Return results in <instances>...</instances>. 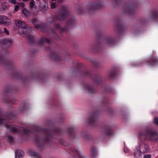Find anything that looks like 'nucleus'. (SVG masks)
Returning a JSON list of instances; mask_svg holds the SVG:
<instances>
[{"instance_id":"9d476101","label":"nucleus","mask_w":158,"mask_h":158,"mask_svg":"<svg viewBox=\"0 0 158 158\" xmlns=\"http://www.w3.org/2000/svg\"><path fill=\"white\" fill-rule=\"evenodd\" d=\"M145 64L149 66H153L158 64V58L156 56H151L143 61L139 62L136 64V67L141 66Z\"/></svg>"},{"instance_id":"a18cd8bd","label":"nucleus","mask_w":158,"mask_h":158,"mask_svg":"<svg viewBox=\"0 0 158 158\" xmlns=\"http://www.w3.org/2000/svg\"><path fill=\"white\" fill-rule=\"evenodd\" d=\"M10 2L13 4H16V0H10Z\"/></svg>"},{"instance_id":"473e14b6","label":"nucleus","mask_w":158,"mask_h":158,"mask_svg":"<svg viewBox=\"0 0 158 158\" xmlns=\"http://www.w3.org/2000/svg\"><path fill=\"white\" fill-rule=\"evenodd\" d=\"M91 62L94 66L95 68H100V64L96 60H92Z\"/></svg>"},{"instance_id":"4d7b16f0","label":"nucleus","mask_w":158,"mask_h":158,"mask_svg":"<svg viewBox=\"0 0 158 158\" xmlns=\"http://www.w3.org/2000/svg\"><path fill=\"white\" fill-rule=\"evenodd\" d=\"M36 1H41V0H36Z\"/></svg>"},{"instance_id":"49530a36","label":"nucleus","mask_w":158,"mask_h":158,"mask_svg":"<svg viewBox=\"0 0 158 158\" xmlns=\"http://www.w3.org/2000/svg\"><path fill=\"white\" fill-rule=\"evenodd\" d=\"M114 2L117 4H120L121 3V0H114Z\"/></svg>"},{"instance_id":"f257e3e1","label":"nucleus","mask_w":158,"mask_h":158,"mask_svg":"<svg viewBox=\"0 0 158 158\" xmlns=\"http://www.w3.org/2000/svg\"><path fill=\"white\" fill-rule=\"evenodd\" d=\"M69 15L67 8L64 6H62L57 14V17H49L48 21L50 23L53 24L56 29L58 31L60 34L66 32L76 21L75 17H69Z\"/></svg>"},{"instance_id":"39448f33","label":"nucleus","mask_w":158,"mask_h":158,"mask_svg":"<svg viewBox=\"0 0 158 158\" xmlns=\"http://www.w3.org/2000/svg\"><path fill=\"white\" fill-rule=\"evenodd\" d=\"M76 66L77 68L75 69L76 72H80L82 76L88 77L91 79L97 85H98L102 83V80L101 76L98 74H94L91 70H89L84 68L81 70L83 67L82 64L76 61Z\"/></svg>"},{"instance_id":"7ed1b4c3","label":"nucleus","mask_w":158,"mask_h":158,"mask_svg":"<svg viewBox=\"0 0 158 158\" xmlns=\"http://www.w3.org/2000/svg\"><path fill=\"white\" fill-rule=\"evenodd\" d=\"M138 144L140 152L145 153L149 152L150 148L148 144L144 141L148 140L152 142L158 141V133L149 129L140 131L138 133Z\"/></svg>"},{"instance_id":"58836bf2","label":"nucleus","mask_w":158,"mask_h":158,"mask_svg":"<svg viewBox=\"0 0 158 158\" xmlns=\"http://www.w3.org/2000/svg\"><path fill=\"white\" fill-rule=\"evenodd\" d=\"M96 155V152H91V156L92 158H95Z\"/></svg>"},{"instance_id":"e433bc0d","label":"nucleus","mask_w":158,"mask_h":158,"mask_svg":"<svg viewBox=\"0 0 158 158\" xmlns=\"http://www.w3.org/2000/svg\"><path fill=\"white\" fill-rule=\"evenodd\" d=\"M141 153H142L140 152L139 151H138L134 152V155L135 156H141Z\"/></svg>"},{"instance_id":"0eeeda50","label":"nucleus","mask_w":158,"mask_h":158,"mask_svg":"<svg viewBox=\"0 0 158 158\" xmlns=\"http://www.w3.org/2000/svg\"><path fill=\"white\" fill-rule=\"evenodd\" d=\"M5 117L7 118H4L2 112L0 111V125H3L7 129L9 130L10 131L13 133H16L19 131L18 129L15 126L8 124L10 123L8 119H12L15 117V114L12 112H9L6 114Z\"/></svg>"},{"instance_id":"603ef678","label":"nucleus","mask_w":158,"mask_h":158,"mask_svg":"<svg viewBox=\"0 0 158 158\" xmlns=\"http://www.w3.org/2000/svg\"><path fill=\"white\" fill-rule=\"evenodd\" d=\"M71 158H76L75 155H73V154L70 155Z\"/></svg>"},{"instance_id":"37998d69","label":"nucleus","mask_w":158,"mask_h":158,"mask_svg":"<svg viewBox=\"0 0 158 158\" xmlns=\"http://www.w3.org/2000/svg\"><path fill=\"white\" fill-rule=\"evenodd\" d=\"M152 156L151 154H147L144 155L143 156V158H150Z\"/></svg>"},{"instance_id":"4468645a","label":"nucleus","mask_w":158,"mask_h":158,"mask_svg":"<svg viewBox=\"0 0 158 158\" xmlns=\"http://www.w3.org/2000/svg\"><path fill=\"white\" fill-rule=\"evenodd\" d=\"M103 5V3L100 1L90 3L89 6V10L92 11L96 10L102 9Z\"/></svg>"},{"instance_id":"8fccbe9b","label":"nucleus","mask_w":158,"mask_h":158,"mask_svg":"<svg viewBox=\"0 0 158 158\" xmlns=\"http://www.w3.org/2000/svg\"><path fill=\"white\" fill-rule=\"evenodd\" d=\"M91 152H96V149L94 147H93L91 148Z\"/></svg>"},{"instance_id":"ea45409f","label":"nucleus","mask_w":158,"mask_h":158,"mask_svg":"<svg viewBox=\"0 0 158 158\" xmlns=\"http://www.w3.org/2000/svg\"><path fill=\"white\" fill-rule=\"evenodd\" d=\"M103 104L105 105L108 106V99L107 98H105L103 101Z\"/></svg>"},{"instance_id":"423d86ee","label":"nucleus","mask_w":158,"mask_h":158,"mask_svg":"<svg viewBox=\"0 0 158 158\" xmlns=\"http://www.w3.org/2000/svg\"><path fill=\"white\" fill-rule=\"evenodd\" d=\"M0 64L12 70L13 72L11 75L14 78L21 80L23 82H25L28 80L29 79L28 77H23L20 72L17 71L14 68L13 63L11 61L8 60L6 58H4L1 55H0Z\"/></svg>"},{"instance_id":"6ab92c4d","label":"nucleus","mask_w":158,"mask_h":158,"mask_svg":"<svg viewBox=\"0 0 158 158\" xmlns=\"http://www.w3.org/2000/svg\"><path fill=\"white\" fill-rule=\"evenodd\" d=\"M31 76L32 79L43 80L44 78V76L43 74H39L37 72L31 73Z\"/></svg>"},{"instance_id":"f03ea898","label":"nucleus","mask_w":158,"mask_h":158,"mask_svg":"<svg viewBox=\"0 0 158 158\" xmlns=\"http://www.w3.org/2000/svg\"><path fill=\"white\" fill-rule=\"evenodd\" d=\"M36 130L37 131L35 136L36 144L40 150L44 147L45 143L49 142L52 139H57L55 135L63 134L65 130L64 129L56 127L54 126L49 129L37 126Z\"/></svg>"},{"instance_id":"bb28decb","label":"nucleus","mask_w":158,"mask_h":158,"mask_svg":"<svg viewBox=\"0 0 158 158\" xmlns=\"http://www.w3.org/2000/svg\"><path fill=\"white\" fill-rule=\"evenodd\" d=\"M77 11L80 14H83L84 12V8L82 6V5H77L76 6Z\"/></svg>"},{"instance_id":"f3484780","label":"nucleus","mask_w":158,"mask_h":158,"mask_svg":"<svg viewBox=\"0 0 158 158\" xmlns=\"http://www.w3.org/2000/svg\"><path fill=\"white\" fill-rule=\"evenodd\" d=\"M84 88L89 94H94L96 92L95 88L89 83L85 84L84 85Z\"/></svg>"},{"instance_id":"a19ab883","label":"nucleus","mask_w":158,"mask_h":158,"mask_svg":"<svg viewBox=\"0 0 158 158\" xmlns=\"http://www.w3.org/2000/svg\"><path fill=\"white\" fill-rule=\"evenodd\" d=\"M31 131L28 130L26 129L24 131L23 133L27 135H29Z\"/></svg>"},{"instance_id":"3c124183","label":"nucleus","mask_w":158,"mask_h":158,"mask_svg":"<svg viewBox=\"0 0 158 158\" xmlns=\"http://www.w3.org/2000/svg\"><path fill=\"white\" fill-rule=\"evenodd\" d=\"M27 12V10H23V12L25 14Z\"/></svg>"},{"instance_id":"5701e85b","label":"nucleus","mask_w":158,"mask_h":158,"mask_svg":"<svg viewBox=\"0 0 158 158\" xmlns=\"http://www.w3.org/2000/svg\"><path fill=\"white\" fill-rule=\"evenodd\" d=\"M107 92L110 94H113L114 93V90L109 85L106 86L104 90V93Z\"/></svg>"},{"instance_id":"c85d7f7f","label":"nucleus","mask_w":158,"mask_h":158,"mask_svg":"<svg viewBox=\"0 0 158 158\" xmlns=\"http://www.w3.org/2000/svg\"><path fill=\"white\" fill-rule=\"evenodd\" d=\"M7 18L4 15L0 16V24H4L7 22Z\"/></svg>"},{"instance_id":"de8ad7c7","label":"nucleus","mask_w":158,"mask_h":158,"mask_svg":"<svg viewBox=\"0 0 158 158\" xmlns=\"http://www.w3.org/2000/svg\"><path fill=\"white\" fill-rule=\"evenodd\" d=\"M4 31H3L5 32L6 33V34L8 35L9 34V32L6 28H4Z\"/></svg>"},{"instance_id":"f704fd0d","label":"nucleus","mask_w":158,"mask_h":158,"mask_svg":"<svg viewBox=\"0 0 158 158\" xmlns=\"http://www.w3.org/2000/svg\"><path fill=\"white\" fill-rule=\"evenodd\" d=\"M59 140L60 143L61 145L65 146H67L68 145V143H65V142L63 139H59Z\"/></svg>"},{"instance_id":"864d4df0","label":"nucleus","mask_w":158,"mask_h":158,"mask_svg":"<svg viewBox=\"0 0 158 158\" xmlns=\"http://www.w3.org/2000/svg\"><path fill=\"white\" fill-rule=\"evenodd\" d=\"M3 31L2 30L1 28H0V33H1Z\"/></svg>"},{"instance_id":"4be33fe9","label":"nucleus","mask_w":158,"mask_h":158,"mask_svg":"<svg viewBox=\"0 0 158 158\" xmlns=\"http://www.w3.org/2000/svg\"><path fill=\"white\" fill-rule=\"evenodd\" d=\"M69 150L70 152H72L74 154L76 155V156L78 157L81 158H85L86 157V156H84L83 154L80 153L78 150H76L72 148L69 149Z\"/></svg>"},{"instance_id":"c756f323","label":"nucleus","mask_w":158,"mask_h":158,"mask_svg":"<svg viewBox=\"0 0 158 158\" xmlns=\"http://www.w3.org/2000/svg\"><path fill=\"white\" fill-rule=\"evenodd\" d=\"M152 19L156 20L158 19V11L156 10H153L152 11Z\"/></svg>"},{"instance_id":"412c9836","label":"nucleus","mask_w":158,"mask_h":158,"mask_svg":"<svg viewBox=\"0 0 158 158\" xmlns=\"http://www.w3.org/2000/svg\"><path fill=\"white\" fill-rule=\"evenodd\" d=\"M106 44L110 45H113L115 44V40L113 37H107L105 40Z\"/></svg>"},{"instance_id":"a211bd4d","label":"nucleus","mask_w":158,"mask_h":158,"mask_svg":"<svg viewBox=\"0 0 158 158\" xmlns=\"http://www.w3.org/2000/svg\"><path fill=\"white\" fill-rule=\"evenodd\" d=\"M16 91V89L9 85L6 86L5 88L4 94L6 96H8L10 94L15 92Z\"/></svg>"},{"instance_id":"13d9d810","label":"nucleus","mask_w":158,"mask_h":158,"mask_svg":"<svg viewBox=\"0 0 158 158\" xmlns=\"http://www.w3.org/2000/svg\"><path fill=\"white\" fill-rule=\"evenodd\" d=\"M55 0H52V1H55Z\"/></svg>"},{"instance_id":"1a4fd4ad","label":"nucleus","mask_w":158,"mask_h":158,"mask_svg":"<svg viewBox=\"0 0 158 158\" xmlns=\"http://www.w3.org/2000/svg\"><path fill=\"white\" fill-rule=\"evenodd\" d=\"M16 25L20 28H23L21 33L26 35L27 38L29 42L31 44H35L36 43L35 39V36L33 35L28 34L30 29L27 26L25 22L19 21L15 22Z\"/></svg>"},{"instance_id":"09e8293b","label":"nucleus","mask_w":158,"mask_h":158,"mask_svg":"<svg viewBox=\"0 0 158 158\" xmlns=\"http://www.w3.org/2000/svg\"><path fill=\"white\" fill-rule=\"evenodd\" d=\"M51 7L52 8H55L56 7V4L55 3L52 2L51 5Z\"/></svg>"},{"instance_id":"f8f14e48","label":"nucleus","mask_w":158,"mask_h":158,"mask_svg":"<svg viewBox=\"0 0 158 158\" xmlns=\"http://www.w3.org/2000/svg\"><path fill=\"white\" fill-rule=\"evenodd\" d=\"M97 36L98 38V43L96 45H92L90 49L91 52H98L102 48L101 46L102 43H100V41L103 38L102 32L100 31L97 32Z\"/></svg>"},{"instance_id":"9b49d317","label":"nucleus","mask_w":158,"mask_h":158,"mask_svg":"<svg viewBox=\"0 0 158 158\" xmlns=\"http://www.w3.org/2000/svg\"><path fill=\"white\" fill-rule=\"evenodd\" d=\"M137 6L136 3L131 2L130 3H126L124 5L123 10L124 12L128 15L134 14Z\"/></svg>"},{"instance_id":"6e6d98bb","label":"nucleus","mask_w":158,"mask_h":158,"mask_svg":"<svg viewBox=\"0 0 158 158\" xmlns=\"http://www.w3.org/2000/svg\"><path fill=\"white\" fill-rule=\"evenodd\" d=\"M57 78H58V80H60V78H59V76H58V77H57Z\"/></svg>"},{"instance_id":"dca6fc26","label":"nucleus","mask_w":158,"mask_h":158,"mask_svg":"<svg viewBox=\"0 0 158 158\" xmlns=\"http://www.w3.org/2000/svg\"><path fill=\"white\" fill-rule=\"evenodd\" d=\"M67 132L70 138L75 139L77 138L75 128L73 126L69 127L67 129Z\"/></svg>"},{"instance_id":"79ce46f5","label":"nucleus","mask_w":158,"mask_h":158,"mask_svg":"<svg viewBox=\"0 0 158 158\" xmlns=\"http://www.w3.org/2000/svg\"><path fill=\"white\" fill-rule=\"evenodd\" d=\"M154 122L155 124L158 125V118L155 117L154 118Z\"/></svg>"},{"instance_id":"cd10ccee","label":"nucleus","mask_w":158,"mask_h":158,"mask_svg":"<svg viewBox=\"0 0 158 158\" xmlns=\"http://www.w3.org/2000/svg\"><path fill=\"white\" fill-rule=\"evenodd\" d=\"M16 99L15 98L11 99L6 98L5 102L7 104H11L13 105H15V102Z\"/></svg>"},{"instance_id":"b1692460","label":"nucleus","mask_w":158,"mask_h":158,"mask_svg":"<svg viewBox=\"0 0 158 158\" xmlns=\"http://www.w3.org/2000/svg\"><path fill=\"white\" fill-rule=\"evenodd\" d=\"M117 76V73L115 69H112L108 74V77L110 79H113Z\"/></svg>"},{"instance_id":"c03bdc74","label":"nucleus","mask_w":158,"mask_h":158,"mask_svg":"<svg viewBox=\"0 0 158 158\" xmlns=\"http://www.w3.org/2000/svg\"><path fill=\"white\" fill-rule=\"evenodd\" d=\"M19 8V5H16L15 7V11H18Z\"/></svg>"},{"instance_id":"2f4dec72","label":"nucleus","mask_w":158,"mask_h":158,"mask_svg":"<svg viewBox=\"0 0 158 158\" xmlns=\"http://www.w3.org/2000/svg\"><path fill=\"white\" fill-rule=\"evenodd\" d=\"M31 155L35 157V158H42V156L40 153H38L33 151H30Z\"/></svg>"},{"instance_id":"5fc2aeb1","label":"nucleus","mask_w":158,"mask_h":158,"mask_svg":"<svg viewBox=\"0 0 158 158\" xmlns=\"http://www.w3.org/2000/svg\"><path fill=\"white\" fill-rule=\"evenodd\" d=\"M23 1L25 2H27L28 0H22Z\"/></svg>"},{"instance_id":"393cba45","label":"nucleus","mask_w":158,"mask_h":158,"mask_svg":"<svg viewBox=\"0 0 158 158\" xmlns=\"http://www.w3.org/2000/svg\"><path fill=\"white\" fill-rule=\"evenodd\" d=\"M15 158H22L23 156V152L20 149H17L15 151Z\"/></svg>"},{"instance_id":"4c0bfd02","label":"nucleus","mask_w":158,"mask_h":158,"mask_svg":"<svg viewBox=\"0 0 158 158\" xmlns=\"http://www.w3.org/2000/svg\"><path fill=\"white\" fill-rule=\"evenodd\" d=\"M35 4V2L34 0H32L30 4V8L32 9L33 8Z\"/></svg>"},{"instance_id":"c9c22d12","label":"nucleus","mask_w":158,"mask_h":158,"mask_svg":"<svg viewBox=\"0 0 158 158\" xmlns=\"http://www.w3.org/2000/svg\"><path fill=\"white\" fill-rule=\"evenodd\" d=\"M7 138V139L9 142L12 143L14 142L13 138L10 135H8Z\"/></svg>"},{"instance_id":"aec40b11","label":"nucleus","mask_w":158,"mask_h":158,"mask_svg":"<svg viewBox=\"0 0 158 158\" xmlns=\"http://www.w3.org/2000/svg\"><path fill=\"white\" fill-rule=\"evenodd\" d=\"M104 133L107 136H111L113 135L114 133L113 131L111 130L110 126L106 125L104 128Z\"/></svg>"},{"instance_id":"6e6552de","label":"nucleus","mask_w":158,"mask_h":158,"mask_svg":"<svg viewBox=\"0 0 158 158\" xmlns=\"http://www.w3.org/2000/svg\"><path fill=\"white\" fill-rule=\"evenodd\" d=\"M32 23L35 25V27L36 29H40L43 32H47L49 35L53 36L56 40L59 42H62V40L61 38L56 34L55 31L52 28H48L46 24L38 23V19H34L32 21Z\"/></svg>"},{"instance_id":"2eb2a0df","label":"nucleus","mask_w":158,"mask_h":158,"mask_svg":"<svg viewBox=\"0 0 158 158\" xmlns=\"http://www.w3.org/2000/svg\"><path fill=\"white\" fill-rule=\"evenodd\" d=\"M114 27L116 29L119 34L122 33L125 30V28L121 20L118 19L115 21Z\"/></svg>"},{"instance_id":"ddd939ff","label":"nucleus","mask_w":158,"mask_h":158,"mask_svg":"<svg viewBox=\"0 0 158 158\" xmlns=\"http://www.w3.org/2000/svg\"><path fill=\"white\" fill-rule=\"evenodd\" d=\"M99 112L97 110H95L90 114L88 119L89 124L94 126L97 124Z\"/></svg>"},{"instance_id":"7c9ffc66","label":"nucleus","mask_w":158,"mask_h":158,"mask_svg":"<svg viewBox=\"0 0 158 158\" xmlns=\"http://www.w3.org/2000/svg\"><path fill=\"white\" fill-rule=\"evenodd\" d=\"M3 43L4 44H6L7 47H9L11 45L12 43V41L11 39H6L4 40Z\"/></svg>"},{"instance_id":"20e7f679","label":"nucleus","mask_w":158,"mask_h":158,"mask_svg":"<svg viewBox=\"0 0 158 158\" xmlns=\"http://www.w3.org/2000/svg\"><path fill=\"white\" fill-rule=\"evenodd\" d=\"M45 42L50 45L49 46L45 48V50L50 52L49 56L51 58L56 62L59 61L63 59L62 58L58 55L54 50L56 44L52 40L48 39L45 37H42L37 42V44L40 45H42Z\"/></svg>"},{"instance_id":"72a5a7b5","label":"nucleus","mask_w":158,"mask_h":158,"mask_svg":"<svg viewBox=\"0 0 158 158\" xmlns=\"http://www.w3.org/2000/svg\"><path fill=\"white\" fill-rule=\"evenodd\" d=\"M83 137L84 139L87 140H90L91 138V135L87 133H85L84 135L83 136Z\"/></svg>"},{"instance_id":"a878e982","label":"nucleus","mask_w":158,"mask_h":158,"mask_svg":"<svg viewBox=\"0 0 158 158\" xmlns=\"http://www.w3.org/2000/svg\"><path fill=\"white\" fill-rule=\"evenodd\" d=\"M27 106L26 102H23L21 104L19 107L18 110L20 112H23L25 110L27 109Z\"/></svg>"}]
</instances>
